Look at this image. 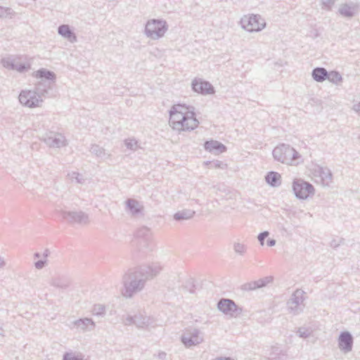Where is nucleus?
<instances>
[{"instance_id":"nucleus-1","label":"nucleus","mask_w":360,"mask_h":360,"mask_svg":"<svg viewBox=\"0 0 360 360\" xmlns=\"http://www.w3.org/2000/svg\"><path fill=\"white\" fill-rule=\"evenodd\" d=\"M169 123L173 129L179 131H193L200 124L195 117L194 107L183 104H175L171 107Z\"/></svg>"},{"instance_id":"nucleus-2","label":"nucleus","mask_w":360,"mask_h":360,"mask_svg":"<svg viewBox=\"0 0 360 360\" xmlns=\"http://www.w3.org/2000/svg\"><path fill=\"white\" fill-rule=\"evenodd\" d=\"M143 274L136 267L129 269L123 275L122 295L124 297L131 299L144 289L147 281L144 278Z\"/></svg>"},{"instance_id":"nucleus-3","label":"nucleus","mask_w":360,"mask_h":360,"mask_svg":"<svg viewBox=\"0 0 360 360\" xmlns=\"http://www.w3.org/2000/svg\"><path fill=\"white\" fill-rule=\"evenodd\" d=\"M275 160L288 165H297L302 162L300 154L291 146L281 143L272 151Z\"/></svg>"},{"instance_id":"nucleus-4","label":"nucleus","mask_w":360,"mask_h":360,"mask_svg":"<svg viewBox=\"0 0 360 360\" xmlns=\"http://www.w3.org/2000/svg\"><path fill=\"white\" fill-rule=\"evenodd\" d=\"M169 29V25L165 20L150 19L145 25V35L153 40H158L163 37Z\"/></svg>"},{"instance_id":"nucleus-5","label":"nucleus","mask_w":360,"mask_h":360,"mask_svg":"<svg viewBox=\"0 0 360 360\" xmlns=\"http://www.w3.org/2000/svg\"><path fill=\"white\" fill-rule=\"evenodd\" d=\"M180 339L186 348L198 346L205 341L203 332L193 326L185 328L182 331Z\"/></svg>"},{"instance_id":"nucleus-6","label":"nucleus","mask_w":360,"mask_h":360,"mask_svg":"<svg viewBox=\"0 0 360 360\" xmlns=\"http://www.w3.org/2000/svg\"><path fill=\"white\" fill-rule=\"evenodd\" d=\"M124 324L126 326L134 324L138 328L147 329L155 326V320L153 317L147 316L146 312L139 311L134 316L127 315L124 320Z\"/></svg>"},{"instance_id":"nucleus-7","label":"nucleus","mask_w":360,"mask_h":360,"mask_svg":"<svg viewBox=\"0 0 360 360\" xmlns=\"http://www.w3.org/2000/svg\"><path fill=\"white\" fill-rule=\"evenodd\" d=\"M292 187L295 197L300 200H306L315 193L314 186L302 179H294Z\"/></svg>"},{"instance_id":"nucleus-8","label":"nucleus","mask_w":360,"mask_h":360,"mask_svg":"<svg viewBox=\"0 0 360 360\" xmlns=\"http://www.w3.org/2000/svg\"><path fill=\"white\" fill-rule=\"evenodd\" d=\"M304 292L301 289H297L287 302V307L290 314L298 315L302 313L305 307L304 303Z\"/></svg>"},{"instance_id":"nucleus-9","label":"nucleus","mask_w":360,"mask_h":360,"mask_svg":"<svg viewBox=\"0 0 360 360\" xmlns=\"http://www.w3.org/2000/svg\"><path fill=\"white\" fill-rule=\"evenodd\" d=\"M241 27L248 32H259L266 26V22L259 15H244L240 19Z\"/></svg>"},{"instance_id":"nucleus-10","label":"nucleus","mask_w":360,"mask_h":360,"mask_svg":"<svg viewBox=\"0 0 360 360\" xmlns=\"http://www.w3.org/2000/svg\"><path fill=\"white\" fill-rule=\"evenodd\" d=\"M40 139L51 148H60L68 144V140L63 134L53 131H46Z\"/></svg>"},{"instance_id":"nucleus-11","label":"nucleus","mask_w":360,"mask_h":360,"mask_svg":"<svg viewBox=\"0 0 360 360\" xmlns=\"http://www.w3.org/2000/svg\"><path fill=\"white\" fill-rule=\"evenodd\" d=\"M18 98L22 105L28 108L39 107L43 103L42 97L35 90H22Z\"/></svg>"},{"instance_id":"nucleus-12","label":"nucleus","mask_w":360,"mask_h":360,"mask_svg":"<svg viewBox=\"0 0 360 360\" xmlns=\"http://www.w3.org/2000/svg\"><path fill=\"white\" fill-rule=\"evenodd\" d=\"M218 309L231 318H236L243 312V309L238 307L233 300L222 298L217 303Z\"/></svg>"},{"instance_id":"nucleus-13","label":"nucleus","mask_w":360,"mask_h":360,"mask_svg":"<svg viewBox=\"0 0 360 360\" xmlns=\"http://www.w3.org/2000/svg\"><path fill=\"white\" fill-rule=\"evenodd\" d=\"M60 216L64 220L67 221L70 224L85 225L89 222V215L82 211H61Z\"/></svg>"},{"instance_id":"nucleus-14","label":"nucleus","mask_w":360,"mask_h":360,"mask_svg":"<svg viewBox=\"0 0 360 360\" xmlns=\"http://www.w3.org/2000/svg\"><path fill=\"white\" fill-rule=\"evenodd\" d=\"M360 12V4L358 2L348 1L340 5L339 14L347 18H352Z\"/></svg>"},{"instance_id":"nucleus-15","label":"nucleus","mask_w":360,"mask_h":360,"mask_svg":"<svg viewBox=\"0 0 360 360\" xmlns=\"http://www.w3.org/2000/svg\"><path fill=\"white\" fill-rule=\"evenodd\" d=\"M191 86L193 91L202 95L213 94L215 92L211 83L200 78H195L192 81Z\"/></svg>"},{"instance_id":"nucleus-16","label":"nucleus","mask_w":360,"mask_h":360,"mask_svg":"<svg viewBox=\"0 0 360 360\" xmlns=\"http://www.w3.org/2000/svg\"><path fill=\"white\" fill-rule=\"evenodd\" d=\"M139 271L143 273V277L146 281L157 276L163 269V266L159 262H154L148 265L137 266Z\"/></svg>"},{"instance_id":"nucleus-17","label":"nucleus","mask_w":360,"mask_h":360,"mask_svg":"<svg viewBox=\"0 0 360 360\" xmlns=\"http://www.w3.org/2000/svg\"><path fill=\"white\" fill-rule=\"evenodd\" d=\"M338 347L341 352L347 354L352 350L354 338L348 331L341 332L338 339Z\"/></svg>"},{"instance_id":"nucleus-18","label":"nucleus","mask_w":360,"mask_h":360,"mask_svg":"<svg viewBox=\"0 0 360 360\" xmlns=\"http://www.w3.org/2000/svg\"><path fill=\"white\" fill-rule=\"evenodd\" d=\"M74 327L79 332L85 333L94 330L96 324L90 318L79 319L72 322Z\"/></svg>"},{"instance_id":"nucleus-19","label":"nucleus","mask_w":360,"mask_h":360,"mask_svg":"<svg viewBox=\"0 0 360 360\" xmlns=\"http://www.w3.org/2000/svg\"><path fill=\"white\" fill-rule=\"evenodd\" d=\"M204 148L207 151L215 155L223 153L226 150V147L223 143L215 140L205 141Z\"/></svg>"},{"instance_id":"nucleus-20","label":"nucleus","mask_w":360,"mask_h":360,"mask_svg":"<svg viewBox=\"0 0 360 360\" xmlns=\"http://www.w3.org/2000/svg\"><path fill=\"white\" fill-rule=\"evenodd\" d=\"M55 82L51 81L40 80L35 86V91L38 93L39 96L46 97L49 95V91L52 89Z\"/></svg>"},{"instance_id":"nucleus-21","label":"nucleus","mask_w":360,"mask_h":360,"mask_svg":"<svg viewBox=\"0 0 360 360\" xmlns=\"http://www.w3.org/2000/svg\"><path fill=\"white\" fill-rule=\"evenodd\" d=\"M50 284L55 288L65 290L70 287L71 279L67 276H58L52 278Z\"/></svg>"},{"instance_id":"nucleus-22","label":"nucleus","mask_w":360,"mask_h":360,"mask_svg":"<svg viewBox=\"0 0 360 360\" xmlns=\"http://www.w3.org/2000/svg\"><path fill=\"white\" fill-rule=\"evenodd\" d=\"M316 172L321 177L322 184L324 186H329L333 179V174L331 171L327 167L318 166Z\"/></svg>"},{"instance_id":"nucleus-23","label":"nucleus","mask_w":360,"mask_h":360,"mask_svg":"<svg viewBox=\"0 0 360 360\" xmlns=\"http://www.w3.org/2000/svg\"><path fill=\"white\" fill-rule=\"evenodd\" d=\"M34 76L38 79H41V80L44 79V81H51L56 82V74L53 72L45 68H41L36 71L34 72Z\"/></svg>"},{"instance_id":"nucleus-24","label":"nucleus","mask_w":360,"mask_h":360,"mask_svg":"<svg viewBox=\"0 0 360 360\" xmlns=\"http://www.w3.org/2000/svg\"><path fill=\"white\" fill-rule=\"evenodd\" d=\"M311 77L316 82H322L328 79V72L324 68H315L311 72Z\"/></svg>"},{"instance_id":"nucleus-25","label":"nucleus","mask_w":360,"mask_h":360,"mask_svg":"<svg viewBox=\"0 0 360 360\" xmlns=\"http://www.w3.org/2000/svg\"><path fill=\"white\" fill-rule=\"evenodd\" d=\"M265 180L268 184L273 187H278L281 184V176L276 172H269L265 176Z\"/></svg>"},{"instance_id":"nucleus-26","label":"nucleus","mask_w":360,"mask_h":360,"mask_svg":"<svg viewBox=\"0 0 360 360\" xmlns=\"http://www.w3.org/2000/svg\"><path fill=\"white\" fill-rule=\"evenodd\" d=\"M58 32L62 37L68 39L71 42L76 41L77 40L75 34L70 30L68 25H60L58 29Z\"/></svg>"},{"instance_id":"nucleus-27","label":"nucleus","mask_w":360,"mask_h":360,"mask_svg":"<svg viewBox=\"0 0 360 360\" xmlns=\"http://www.w3.org/2000/svg\"><path fill=\"white\" fill-rule=\"evenodd\" d=\"M126 205L130 213L134 216L141 213L143 210V206H141L136 200L128 199L126 201Z\"/></svg>"},{"instance_id":"nucleus-28","label":"nucleus","mask_w":360,"mask_h":360,"mask_svg":"<svg viewBox=\"0 0 360 360\" xmlns=\"http://www.w3.org/2000/svg\"><path fill=\"white\" fill-rule=\"evenodd\" d=\"M195 213L192 210H183L176 212L173 217L176 221L186 220L193 218Z\"/></svg>"},{"instance_id":"nucleus-29","label":"nucleus","mask_w":360,"mask_h":360,"mask_svg":"<svg viewBox=\"0 0 360 360\" xmlns=\"http://www.w3.org/2000/svg\"><path fill=\"white\" fill-rule=\"evenodd\" d=\"M135 237L148 242L151 239V231L148 227L142 226L136 230Z\"/></svg>"},{"instance_id":"nucleus-30","label":"nucleus","mask_w":360,"mask_h":360,"mask_svg":"<svg viewBox=\"0 0 360 360\" xmlns=\"http://www.w3.org/2000/svg\"><path fill=\"white\" fill-rule=\"evenodd\" d=\"M327 79L333 84L339 85L342 82L343 78L339 72L333 70L328 72Z\"/></svg>"},{"instance_id":"nucleus-31","label":"nucleus","mask_w":360,"mask_h":360,"mask_svg":"<svg viewBox=\"0 0 360 360\" xmlns=\"http://www.w3.org/2000/svg\"><path fill=\"white\" fill-rule=\"evenodd\" d=\"M90 152L98 158H104L106 157L105 150L97 144L91 146Z\"/></svg>"},{"instance_id":"nucleus-32","label":"nucleus","mask_w":360,"mask_h":360,"mask_svg":"<svg viewBox=\"0 0 360 360\" xmlns=\"http://www.w3.org/2000/svg\"><path fill=\"white\" fill-rule=\"evenodd\" d=\"M233 249L236 254L240 256H244L247 252L248 248L243 243L235 242L233 244Z\"/></svg>"},{"instance_id":"nucleus-33","label":"nucleus","mask_w":360,"mask_h":360,"mask_svg":"<svg viewBox=\"0 0 360 360\" xmlns=\"http://www.w3.org/2000/svg\"><path fill=\"white\" fill-rule=\"evenodd\" d=\"M50 255V251L48 249H46L43 253V259L38 260L37 262H34V267L37 269H42L44 267L46 266L47 264V257Z\"/></svg>"},{"instance_id":"nucleus-34","label":"nucleus","mask_w":360,"mask_h":360,"mask_svg":"<svg viewBox=\"0 0 360 360\" xmlns=\"http://www.w3.org/2000/svg\"><path fill=\"white\" fill-rule=\"evenodd\" d=\"M14 15L12 8L0 6V18H11Z\"/></svg>"},{"instance_id":"nucleus-35","label":"nucleus","mask_w":360,"mask_h":360,"mask_svg":"<svg viewBox=\"0 0 360 360\" xmlns=\"http://www.w3.org/2000/svg\"><path fill=\"white\" fill-rule=\"evenodd\" d=\"M297 334L300 338H307L312 334V330L307 327H300L297 330Z\"/></svg>"},{"instance_id":"nucleus-36","label":"nucleus","mask_w":360,"mask_h":360,"mask_svg":"<svg viewBox=\"0 0 360 360\" xmlns=\"http://www.w3.org/2000/svg\"><path fill=\"white\" fill-rule=\"evenodd\" d=\"M256 285L257 288H261L266 286L267 284L271 283L273 281V277L266 276L262 278H260L257 281H254Z\"/></svg>"},{"instance_id":"nucleus-37","label":"nucleus","mask_w":360,"mask_h":360,"mask_svg":"<svg viewBox=\"0 0 360 360\" xmlns=\"http://www.w3.org/2000/svg\"><path fill=\"white\" fill-rule=\"evenodd\" d=\"M68 176L72 181L75 180L77 184H83L85 182V179L79 172H72L68 174Z\"/></svg>"},{"instance_id":"nucleus-38","label":"nucleus","mask_w":360,"mask_h":360,"mask_svg":"<svg viewBox=\"0 0 360 360\" xmlns=\"http://www.w3.org/2000/svg\"><path fill=\"white\" fill-rule=\"evenodd\" d=\"M94 315L103 316L105 314V307L102 304H96L92 309Z\"/></svg>"},{"instance_id":"nucleus-39","label":"nucleus","mask_w":360,"mask_h":360,"mask_svg":"<svg viewBox=\"0 0 360 360\" xmlns=\"http://www.w3.org/2000/svg\"><path fill=\"white\" fill-rule=\"evenodd\" d=\"M3 66L9 70H15L16 61L10 58H3L1 60Z\"/></svg>"},{"instance_id":"nucleus-40","label":"nucleus","mask_w":360,"mask_h":360,"mask_svg":"<svg viewBox=\"0 0 360 360\" xmlns=\"http://www.w3.org/2000/svg\"><path fill=\"white\" fill-rule=\"evenodd\" d=\"M124 144L128 149L136 150L138 148V142L134 139H127L124 141Z\"/></svg>"},{"instance_id":"nucleus-41","label":"nucleus","mask_w":360,"mask_h":360,"mask_svg":"<svg viewBox=\"0 0 360 360\" xmlns=\"http://www.w3.org/2000/svg\"><path fill=\"white\" fill-rule=\"evenodd\" d=\"M257 289L255 281L245 283L241 285V290L243 291H251Z\"/></svg>"},{"instance_id":"nucleus-42","label":"nucleus","mask_w":360,"mask_h":360,"mask_svg":"<svg viewBox=\"0 0 360 360\" xmlns=\"http://www.w3.org/2000/svg\"><path fill=\"white\" fill-rule=\"evenodd\" d=\"M184 289L188 291L190 293L195 292V285L193 280L187 281L183 286Z\"/></svg>"},{"instance_id":"nucleus-43","label":"nucleus","mask_w":360,"mask_h":360,"mask_svg":"<svg viewBox=\"0 0 360 360\" xmlns=\"http://www.w3.org/2000/svg\"><path fill=\"white\" fill-rule=\"evenodd\" d=\"M206 164L210 165L212 168H220V169L226 168V164H225L223 162L219 161V160H215L213 162H207Z\"/></svg>"},{"instance_id":"nucleus-44","label":"nucleus","mask_w":360,"mask_h":360,"mask_svg":"<svg viewBox=\"0 0 360 360\" xmlns=\"http://www.w3.org/2000/svg\"><path fill=\"white\" fill-rule=\"evenodd\" d=\"M269 235V233L267 231H263L258 235L257 238L261 245H264V240Z\"/></svg>"},{"instance_id":"nucleus-45","label":"nucleus","mask_w":360,"mask_h":360,"mask_svg":"<svg viewBox=\"0 0 360 360\" xmlns=\"http://www.w3.org/2000/svg\"><path fill=\"white\" fill-rule=\"evenodd\" d=\"M15 67L16 68H15V70H16L17 71H18L20 72H22L29 68V65H27L25 63H18V62H16Z\"/></svg>"},{"instance_id":"nucleus-46","label":"nucleus","mask_w":360,"mask_h":360,"mask_svg":"<svg viewBox=\"0 0 360 360\" xmlns=\"http://www.w3.org/2000/svg\"><path fill=\"white\" fill-rule=\"evenodd\" d=\"M344 241L343 238L333 239L330 243L331 248L336 249Z\"/></svg>"},{"instance_id":"nucleus-47","label":"nucleus","mask_w":360,"mask_h":360,"mask_svg":"<svg viewBox=\"0 0 360 360\" xmlns=\"http://www.w3.org/2000/svg\"><path fill=\"white\" fill-rule=\"evenodd\" d=\"M63 360H83V359L81 358H78V357L72 355V354L65 353L63 355Z\"/></svg>"},{"instance_id":"nucleus-48","label":"nucleus","mask_w":360,"mask_h":360,"mask_svg":"<svg viewBox=\"0 0 360 360\" xmlns=\"http://www.w3.org/2000/svg\"><path fill=\"white\" fill-rule=\"evenodd\" d=\"M336 0H323V5L328 9H331Z\"/></svg>"},{"instance_id":"nucleus-49","label":"nucleus","mask_w":360,"mask_h":360,"mask_svg":"<svg viewBox=\"0 0 360 360\" xmlns=\"http://www.w3.org/2000/svg\"><path fill=\"white\" fill-rule=\"evenodd\" d=\"M266 245L269 246V247H273L276 245V240L273 239V238H269L267 240H266Z\"/></svg>"},{"instance_id":"nucleus-50","label":"nucleus","mask_w":360,"mask_h":360,"mask_svg":"<svg viewBox=\"0 0 360 360\" xmlns=\"http://www.w3.org/2000/svg\"><path fill=\"white\" fill-rule=\"evenodd\" d=\"M6 266V262L4 258L0 257V269H4Z\"/></svg>"},{"instance_id":"nucleus-51","label":"nucleus","mask_w":360,"mask_h":360,"mask_svg":"<svg viewBox=\"0 0 360 360\" xmlns=\"http://www.w3.org/2000/svg\"><path fill=\"white\" fill-rule=\"evenodd\" d=\"M354 109L360 115V103L354 105Z\"/></svg>"},{"instance_id":"nucleus-52","label":"nucleus","mask_w":360,"mask_h":360,"mask_svg":"<svg viewBox=\"0 0 360 360\" xmlns=\"http://www.w3.org/2000/svg\"><path fill=\"white\" fill-rule=\"evenodd\" d=\"M165 356H166V353H165V352H160L158 354V357L160 359H164V358H165Z\"/></svg>"},{"instance_id":"nucleus-53","label":"nucleus","mask_w":360,"mask_h":360,"mask_svg":"<svg viewBox=\"0 0 360 360\" xmlns=\"http://www.w3.org/2000/svg\"><path fill=\"white\" fill-rule=\"evenodd\" d=\"M214 360H232V359L229 357H219V358H216Z\"/></svg>"},{"instance_id":"nucleus-54","label":"nucleus","mask_w":360,"mask_h":360,"mask_svg":"<svg viewBox=\"0 0 360 360\" xmlns=\"http://www.w3.org/2000/svg\"><path fill=\"white\" fill-rule=\"evenodd\" d=\"M40 257H41V255H40V253H39V252H35V253L34 254V259L39 258Z\"/></svg>"},{"instance_id":"nucleus-55","label":"nucleus","mask_w":360,"mask_h":360,"mask_svg":"<svg viewBox=\"0 0 360 360\" xmlns=\"http://www.w3.org/2000/svg\"><path fill=\"white\" fill-rule=\"evenodd\" d=\"M0 335L4 336V329L1 326H0Z\"/></svg>"}]
</instances>
